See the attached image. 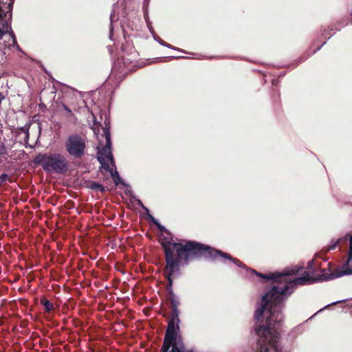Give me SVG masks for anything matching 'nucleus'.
<instances>
[{"instance_id": "nucleus-3", "label": "nucleus", "mask_w": 352, "mask_h": 352, "mask_svg": "<svg viewBox=\"0 0 352 352\" xmlns=\"http://www.w3.org/2000/svg\"><path fill=\"white\" fill-rule=\"evenodd\" d=\"M99 141L97 146V158L102 168L108 170L112 176L115 184L117 186L122 183L118 172L113 170L115 164L111 153V135L108 127L103 128V133L101 137H97Z\"/></svg>"}, {"instance_id": "nucleus-19", "label": "nucleus", "mask_w": 352, "mask_h": 352, "mask_svg": "<svg viewBox=\"0 0 352 352\" xmlns=\"http://www.w3.org/2000/svg\"><path fill=\"white\" fill-rule=\"evenodd\" d=\"M63 109L67 111L69 113H72V111L71 109L67 107L66 106L65 104H63Z\"/></svg>"}, {"instance_id": "nucleus-4", "label": "nucleus", "mask_w": 352, "mask_h": 352, "mask_svg": "<svg viewBox=\"0 0 352 352\" xmlns=\"http://www.w3.org/2000/svg\"><path fill=\"white\" fill-rule=\"evenodd\" d=\"M34 162L41 164L48 173L64 174L68 170V162L65 157L58 153L39 154L35 157Z\"/></svg>"}, {"instance_id": "nucleus-24", "label": "nucleus", "mask_w": 352, "mask_h": 352, "mask_svg": "<svg viewBox=\"0 0 352 352\" xmlns=\"http://www.w3.org/2000/svg\"><path fill=\"white\" fill-rule=\"evenodd\" d=\"M344 240H347L346 237L343 238Z\"/></svg>"}, {"instance_id": "nucleus-2", "label": "nucleus", "mask_w": 352, "mask_h": 352, "mask_svg": "<svg viewBox=\"0 0 352 352\" xmlns=\"http://www.w3.org/2000/svg\"><path fill=\"white\" fill-rule=\"evenodd\" d=\"M161 244L165 252V274L170 287L173 285V278L179 274V265L187 264L189 260L195 256L204 254L212 258L220 256L232 261L239 267L243 266L241 262L236 258H232L230 254L199 243L193 241L176 243L171 239L164 240Z\"/></svg>"}, {"instance_id": "nucleus-5", "label": "nucleus", "mask_w": 352, "mask_h": 352, "mask_svg": "<svg viewBox=\"0 0 352 352\" xmlns=\"http://www.w3.org/2000/svg\"><path fill=\"white\" fill-rule=\"evenodd\" d=\"M178 324L175 320L169 321L162 348L164 352H192L185 349L182 338L177 333Z\"/></svg>"}, {"instance_id": "nucleus-6", "label": "nucleus", "mask_w": 352, "mask_h": 352, "mask_svg": "<svg viewBox=\"0 0 352 352\" xmlns=\"http://www.w3.org/2000/svg\"><path fill=\"white\" fill-rule=\"evenodd\" d=\"M86 148L85 140L78 135H69L65 142L67 152L74 158H80Z\"/></svg>"}, {"instance_id": "nucleus-12", "label": "nucleus", "mask_w": 352, "mask_h": 352, "mask_svg": "<svg viewBox=\"0 0 352 352\" xmlns=\"http://www.w3.org/2000/svg\"><path fill=\"white\" fill-rule=\"evenodd\" d=\"M42 303L43 305H44L45 307V309L47 310V311H50L51 309H52L53 308V305L52 302H50L49 300H42Z\"/></svg>"}, {"instance_id": "nucleus-10", "label": "nucleus", "mask_w": 352, "mask_h": 352, "mask_svg": "<svg viewBox=\"0 0 352 352\" xmlns=\"http://www.w3.org/2000/svg\"><path fill=\"white\" fill-rule=\"evenodd\" d=\"M173 313H172V318L171 320H177V323L179 322V310L177 307H173Z\"/></svg>"}, {"instance_id": "nucleus-7", "label": "nucleus", "mask_w": 352, "mask_h": 352, "mask_svg": "<svg viewBox=\"0 0 352 352\" xmlns=\"http://www.w3.org/2000/svg\"><path fill=\"white\" fill-rule=\"evenodd\" d=\"M2 21H4V23L2 22V28H0V39L2 38L3 36L6 33H9L10 37L8 40V41H4V50H6V48H10V47H14L17 50H20L19 46L16 43L15 35L12 30L11 28V21L10 20L7 19H1Z\"/></svg>"}, {"instance_id": "nucleus-16", "label": "nucleus", "mask_w": 352, "mask_h": 352, "mask_svg": "<svg viewBox=\"0 0 352 352\" xmlns=\"http://www.w3.org/2000/svg\"><path fill=\"white\" fill-rule=\"evenodd\" d=\"M92 188L96 189V190H98L100 191H103L104 190V187L102 186H101L100 184H94L92 185Z\"/></svg>"}, {"instance_id": "nucleus-22", "label": "nucleus", "mask_w": 352, "mask_h": 352, "mask_svg": "<svg viewBox=\"0 0 352 352\" xmlns=\"http://www.w3.org/2000/svg\"><path fill=\"white\" fill-rule=\"evenodd\" d=\"M155 39L156 41H157L159 42V43H160V44H161V43H164V42H163L162 40H157V38H155Z\"/></svg>"}, {"instance_id": "nucleus-14", "label": "nucleus", "mask_w": 352, "mask_h": 352, "mask_svg": "<svg viewBox=\"0 0 352 352\" xmlns=\"http://www.w3.org/2000/svg\"><path fill=\"white\" fill-rule=\"evenodd\" d=\"M8 153L7 149L3 143L0 142V157L6 155Z\"/></svg>"}, {"instance_id": "nucleus-8", "label": "nucleus", "mask_w": 352, "mask_h": 352, "mask_svg": "<svg viewBox=\"0 0 352 352\" xmlns=\"http://www.w3.org/2000/svg\"><path fill=\"white\" fill-rule=\"evenodd\" d=\"M13 0H0V19L11 21Z\"/></svg>"}, {"instance_id": "nucleus-18", "label": "nucleus", "mask_w": 352, "mask_h": 352, "mask_svg": "<svg viewBox=\"0 0 352 352\" xmlns=\"http://www.w3.org/2000/svg\"><path fill=\"white\" fill-rule=\"evenodd\" d=\"M161 45H163V46H165V47H166L168 48H170V49H173V50H176L175 47H172L170 45L165 43H161Z\"/></svg>"}, {"instance_id": "nucleus-21", "label": "nucleus", "mask_w": 352, "mask_h": 352, "mask_svg": "<svg viewBox=\"0 0 352 352\" xmlns=\"http://www.w3.org/2000/svg\"><path fill=\"white\" fill-rule=\"evenodd\" d=\"M313 262H314V261H309V262L308 263V267H309L311 266V265H312Z\"/></svg>"}, {"instance_id": "nucleus-1", "label": "nucleus", "mask_w": 352, "mask_h": 352, "mask_svg": "<svg viewBox=\"0 0 352 352\" xmlns=\"http://www.w3.org/2000/svg\"><path fill=\"white\" fill-rule=\"evenodd\" d=\"M301 269L302 267L294 266L284 270L281 273H270L266 275L250 270L258 276L273 280L277 284L262 297L255 311L254 318L257 322L256 331L258 336V352H282L278 344L283 318L280 311L281 304L285 297L294 292L296 286L331 280L352 273V236L349 238L348 259L336 274H327L324 270L317 278H314L305 272L300 277L294 280L288 278V276L296 274Z\"/></svg>"}, {"instance_id": "nucleus-13", "label": "nucleus", "mask_w": 352, "mask_h": 352, "mask_svg": "<svg viewBox=\"0 0 352 352\" xmlns=\"http://www.w3.org/2000/svg\"><path fill=\"white\" fill-rule=\"evenodd\" d=\"M149 217V219L160 228V230L161 231H166V229L164 226H162V225H160L158 221L152 216V215H148Z\"/></svg>"}, {"instance_id": "nucleus-15", "label": "nucleus", "mask_w": 352, "mask_h": 352, "mask_svg": "<svg viewBox=\"0 0 352 352\" xmlns=\"http://www.w3.org/2000/svg\"><path fill=\"white\" fill-rule=\"evenodd\" d=\"M8 179V175L7 174L0 175V186L4 184L6 180Z\"/></svg>"}, {"instance_id": "nucleus-25", "label": "nucleus", "mask_w": 352, "mask_h": 352, "mask_svg": "<svg viewBox=\"0 0 352 352\" xmlns=\"http://www.w3.org/2000/svg\"><path fill=\"white\" fill-rule=\"evenodd\" d=\"M351 24H352V21H351Z\"/></svg>"}, {"instance_id": "nucleus-11", "label": "nucleus", "mask_w": 352, "mask_h": 352, "mask_svg": "<svg viewBox=\"0 0 352 352\" xmlns=\"http://www.w3.org/2000/svg\"><path fill=\"white\" fill-rule=\"evenodd\" d=\"M29 130H30V124L25 125L21 129V131L25 134V140L29 139Z\"/></svg>"}, {"instance_id": "nucleus-20", "label": "nucleus", "mask_w": 352, "mask_h": 352, "mask_svg": "<svg viewBox=\"0 0 352 352\" xmlns=\"http://www.w3.org/2000/svg\"><path fill=\"white\" fill-rule=\"evenodd\" d=\"M110 39H112V28H110V35H109Z\"/></svg>"}, {"instance_id": "nucleus-23", "label": "nucleus", "mask_w": 352, "mask_h": 352, "mask_svg": "<svg viewBox=\"0 0 352 352\" xmlns=\"http://www.w3.org/2000/svg\"><path fill=\"white\" fill-rule=\"evenodd\" d=\"M340 301L338 300V301H336V302H333L331 303V305H334V304H337L338 302H340Z\"/></svg>"}, {"instance_id": "nucleus-9", "label": "nucleus", "mask_w": 352, "mask_h": 352, "mask_svg": "<svg viewBox=\"0 0 352 352\" xmlns=\"http://www.w3.org/2000/svg\"><path fill=\"white\" fill-rule=\"evenodd\" d=\"M168 289L170 290V300L173 307H178L179 302L178 300L177 296L172 291V287H170L168 286Z\"/></svg>"}, {"instance_id": "nucleus-17", "label": "nucleus", "mask_w": 352, "mask_h": 352, "mask_svg": "<svg viewBox=\"0 0 352 352\" xmlns=\"http://www.w3.org/2000/svg\"><path fill=\"white\" fill-rule=\"evenodd\" d=\"M342 239H339L338 240H337L336 242L333 243V244L329 247V250H333L336 248L337 244L339 243L340 241H341Z\"/></svg>"}]
</instances>
